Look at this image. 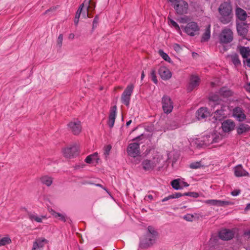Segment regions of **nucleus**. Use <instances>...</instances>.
<instances>
[{
  "label": "nucleus",
  "instance_id": "obj_1",
  "mask_svg": "<svg viewBox=\"0 0 250 250\" xmlns=\"http://www.w3.org/2000/svg\"><path fill=\"white\" fill-rule=\"evenodd\" d=\"M218 20L224 24L230 23L233 19L232 6L230 1H224L218 7Z\"/></svg>",
  "mask_w": 250,
  "mask_h": 250
},
{
  "label": "nucleus",
  "instance_id": "obj_2",
  "mask_svg": "<svg viewBox=\"0 0 250 250\" xmlns=\"http://www.w3.org/2000/svg\"><path fill=\"white\" fill-rule=\"evenodd\" d=\"M218 39V42L221 44L218 46L219 49L221 53H224L228 50L225 45L230 43L233 40V33L232 30L225 27L219 33Z\"/></svg>",
  "mask_w": 250,
  "mask_h": 250
},
{
  "label": "nucleus",
  "instance_id": "obj_3",
  "mask_svg": "<svg viewBox=\"0 0 250 250\" xmlns=\"http://www.w3.org/2000/svg\"><path fill=\"white\" fill-rule=\"evenodd\" d=\"M222 139V136L217 132L209 133L203 136L201 139H196L195 143L198 147L208 146L214 143H219Z\"/></svg>",
  "mask_w": 250,
  "mask_h": 250
},
{
  "label": "nucleus",
  "instance_id": "obj_4",
  "mask_svg": "<svg viewBox=\"0 0 250 250\" xmlns=\"http://www.w3.org/2000/svg\"><path fill=\"white\" fill-rule=\"evenodd\" d=\"M219 95L213 94L209 97V104L211 106L214 107L216 105L220 104V97L227 98L233 95V92L227 87H223L219 90Z\"/></svg>",
  "mask_w": 250,
  "mask_h": 250
},
{
  "label": "nucleus",
  "instance_id": "obj_5",
  "mask_svg": "<svg viewBox=\"0 0 250 250\" xmlns=\"http://www.w3.org/2000/svg\"><path fill=\"white\" fill-rule=\"evenodd\" d=\"M161 159L159 156L155 154L151 159H144L141 164L143 169L145 171H151L160 163Z\"/></svg>",
  "mask_w": 250,
  "mask_h": 250
},
{
  "label": "nucleus",
  "instance_id": "obj_6",
  "mask_svg": "<svg viewBox=\"0 0 250 250\" xmlns=\"http://www.w3.org/2000/svg\"><path fill=\"white\" fill-rule=\"evenodd\" d=\"M172 7L177 15H183L187 14L188 12V4L187 1L184 0H180L177 1Z\"/></svg>",
  "mask_w": 250,
  "mask_h": 250
},
{
  "label": "nucleus",
  "instance_id": "obj_7",
  "mask_svg": "<svg viewBox=\"0 0 250 250\" xmlns=\"http://www.w3.org/2000/svg\"><path fill=\"white\" fill-rule=\"evenodd\" d=\"M134 85L133 84H128L122 94L121 100L122 103L126 106H129L131 96L133 92Z\"/></svg>",
  "mask_w": 250,
  "mask_h": 250
},
{
  "label": "nucleus",
  "instance_id": "obj_8",
  "mask_svg": "<svg viewBox=\"0 0 250 250\" xmlns=\"http://www.w3.org/2000/svg\"><path fill=\"white\" fill-rule=\"evenodd\" d=\"M63 155L66 158H72L79 154V146L75 144L70 147L65 148L62 150Z\"/></svg>",
  "mask_w": 250,
  "mask_h": 250
},
{
  "label": "nucleus",
  "instance_id": "obj_9",
  "mask_svg": "<svg viewBox=\"0 0 250 250\" xmlns=\"http://www.w3.org/2000/svg\"><path fill=\"white\" fill-rule=\"evenodd\" d=\"M200 30L197 23L194 21L188 23L184 27V31L190 36H195Z\"/></svg>",
  "mask_w": 250,
  "mask_h": 250
},
{
  "label": "nucleus",
  "instance_id": "obj_10",
  "mask_svg": "<svg viewBox=\"0 0 250 250\" xmlns=\"http://www.w3.org/2000/svg\"><path fill=\"white\" fill-rule=\"evenodd\" d=\"M162 107L164 112L166 114H169L171 113L173 108V103L169 98L167 96H163L162 100Z\"/></svg>",
  "mask_w": 250,
  "mask_h": 250
},
{
  "label": "nucleus",
  "instance_id": "obj_11",
  "mask_svg": "<svg viewBox=\"0 0 250 250\" xmlns=\"http://www.w3.org/2000/svg\"><path fill=\"white\" fill-rule=\"evenodd\" d=\"M69 129L74 135H78L82 131L81 123L78 120H74L68 124Z\"/></svg>",
  "mask_w": 250,
  "mask_h": 250
},
{
  "label": "nucleus",
  "instance_id": "obj_12",
  "mask_svg": "<svg viewBox=\"0 0 250 250\" xmlns=\"http://www.w3.org/2000/svg\"><path fill=\"white\" fill-rule=\"evenodd\" d=\"M127 152L130 156L136 157L140 154V144L132 143L129 144L127 147Z\"/></svg>",
  "mask_w": 250,
  "mask_h": 250
},
{
  "label": "nucleus",
  "instance_id": "obj_13",
  "mask_svg": "<svg viewBox=\"0 0 250 250\" xmlns=\"http://www.w3.org/2000/svg\"><path fill=\"white\" fill-rule=\"evenodd\" d=\"M232 116L239 122L244 121L246 119V115L244 110L240 107H236L232 110Z\"/></svg>",
  "mask_w": 250,
  "mask_h": 250
},
{
  "label": "nucleus",
  "instance_id": "obj_14",
  "mask_svg": "<svg viewBox=\"0 0 250 250\" xmlns=\"http://www.w3.org/2000/svg\"><path fill=\"white\" fill-rule=\"evenodd\" d=\"M219 238L223 240H229L234 237V232L233 230L229 229H221L218 234Z\"/></svg>",
  "mask_w": 250,
  "mask_h": 250
},
{
  "label": "nucleus",
  "instance_id": "obj_15",
  "mask_svg": "<svg viewBox=\"0 0 250 250\" xmlns=\"http://www.w3.org/2000/svg\"><path fill=\"white\" fill-rule=\"evenodd\" d=\"M156 239L151 237V236L147 234L146 238L142 239L140 243V246L141 248L146 249L152 246L155 242Z\"/></svg>",
  "mask_w": 250,
  "mask_h": 250
},
{
  "label": "nucleus",
  "instance_id": "obj_16",
  "mask_svg": "<svg viewBox=\"0 0 250 250\" xmlns=\"http://www.w3.org/2000/svg\"><path fill=\"white\" fill-rule=\"evenodd\" d=\"M117 114V106L114 105L111 107L108 117V125L110 128L114 126Z\"/></svg>",
  "mask_w": 250,
  "mask_h": 250
},
{
  "label": "nucleus",
  "instance_id": "obj_17",
  "mask_svg": "<svg viewBox=\"0 0 250 250\" xmlns=\"http://www.w3.org/2000/svg\"><path fill=\"white\" fill-rule=\"evenodd\" d=\"M158 71L161 78L163 80H168L172 76V73L165 66L160 67Z\"/></svg>",
  "mask_w": 250,
  "mask_h": 250
},
{
  "label": "nucleus",
  "instance_id": "obj_18",
  "mask_svg": "<svg viewBox=\"0 0 250 250\" xmlns=\"http://www.w3.org/2000/svg\"><path fill=\"white\" fill-rule=\"evenodd\" d=\"M200 78L198 76L192 75L190 79V82L188 87L189 92L192 91L199 85Z\"/></svg>",
  "mask_w": 250,
  "mask_h": 250
},
{
  "label": "nucleus",
  "instance_id": "obj_19",
  "mask_svg": "<svg viewBox=\"0 0 250 250\" xmlns=\"http://www.w3.org/2000/svg\"><path fill=\"white\" fill-rule=\"evenodd\" d=\"M235 126V123L231 120H227L222 124V128L225 132H229L234 129Z\"/></svg>",
  "mask_w": 250,
  "mask_h": 250
},
{
  "label": "nucleus",
  "instance_id": "obj_20",
  "mask_svg": "<svg viewBox=\"0 0 250 250\" xmlns=\"http://www.w3.org/2000/svg\"><path fill=\"white\" fill-rule=\"evenodd\" d=\"M47 243V240L44 238L37 239L33 243L32 250H39L42 248L44 244Z\"/></svg>",
  "mask_w": 250,
  "mask_h": 250
},
{
  "label": "nucleus",
  "instance_id": "obj_21",
  "mask_svg": "<svg viewBox=\"0 0 250 250\" xmlns=\"http://www.w3.org/2000/svg\"><path fill=\"white\" fill-rule=\"evenodd\" d=\"M226 107L225 106H221L220 109H217L214 112L213 118H214L216 120L220 121L225 117L226 114L225 112L226 111Z\"/></svg>",
  "mask_w": 250,
  "mask_h": 250
},
{
  "label": "nucleus",
  "instance_id": "obj_22",
  "mask_svg": "<svg viewBox=\"0 0 250 250\" xmlns=\"http://www.w3.org/2000/svg\"><path fill=\"white\" fill-rule=\"evenodd\" d=\"M234 174L236 177L248 176L249 173L243 168L241 165H239L234 168Z\"/></svg>",
  "mask_w": 250,
  "mask_h": 250
},
{
  "label": "nucleus",
  "instance_id": "obj_23",
  "mask_svg": "<svg viewBox=\"0 0 250 250\" xmlns=\"http://www.w3.org/2000/svg\"><path fill=\"white\" fill-rule=\"evenodd\" d=\"M196 117L198 120L203 119L209 115L206 107H201L196 112Z\"/></svg>",
  "mask_w": 250,
  "mask_h": 250
},
{
  "label": "nucleus",
  "instance_id": "obj_24",
  "mask_svg": "<svg viewBox=\"0 0 250 250\" xmlns=\"http://www.w3.org/2000/svg\"><path fill=\"white\" fill-rule=\"evenodd\" d=\"M238 50L244 59H247L250 56V48L249 47L240 46L238 47Z\"/></svg>",
  "mask_w": 250,
  "mask_h": 250
},
{
  "label": "nucleus",
  "instance_id": "obj_25",
  "mask_svg": "<svg viewBox=\"0 0 250 250\" xmlns=\"http://www.w3.org/2000/svg\"><path fill=\"white\" fill-rule=\"evenodd\" d=\"M236 16L237 18L242 21H244L247 17L246 12L241 8H237L236 10Z\"/></svg>",
  "mask_w": 250,
  "mask_h": 250
},
{
  "label": "nucleus",
  "instance_id": "obj_26",
  "mask_svg": "<svg viewBox=\"0 0 250 250\" xmlns=\"http://www.w3.org/2000/svg\"><path fill=\"white\" fill-rule=\"evenodd\" d=\"M237 30L238 34L241 36H245L248 33L247 24L245 23L237 24Z\"/></svg>",
  "mask_w": 250,
  "mask_h": 250
},
{
  "label": "nucleus",
  "instance_id": "obj_27",
  "mask_svg": "<svg viewBox=\"0 0 250 250\" xmlns=\"http://www.w3.org/2000/svg\"><path fill=\"white\" fill-rule=\"evenodd\" d=\"M50 213L54 218H57L63 222H65L66 221L67 217L65 214L57 212L53 209H51L50 211Z\"/></svg>",
  "mask_w": 250,
  "mask_h": 250
},
{
  "label": "nucleus",
  "instance_id": "obj_28",
  "mask_svg": "<svg viewBox=\"0 0 250 250\" xmlns=\"http://www.w3.org/2000/svg\"><path fill=\"white\" fill-rule=\"evenodd\" d=\"M250 131V126L245 124H240L237 127V132L238 134L241 135Z\"/></svg>",
  "mask_w": 250,
  "mask_h": 250
},
{
  "label": "nucleus",
  "instance_id": "obj_29",
  "mask_svg": "<svg viewBox=\"0 0 250 250\" xmlns=\"http://www.w3.org/2000/svg\"><path fill=\"white\" fill-rule=\"evenodd\" d=\"M210 38V25H208L204 33L203 34L201 38V42H206L208 41Z\"/></svg>",
  "mask_w": 250,
  "mask_h": 250
},
{
  "label": "nucleus",
  "instance_id": "obj_30",
  "mask_svg": "<svg viewBox=\"0 0 250 250\" xmlns=\"http://www.w3.org/2000/svg\"><path fill=\"white\" fill-rule=\"evenodd\" d=\"M28 216L31 221H35L38 223H42V218H45V216H38L36 214L31 212L28 213Z\"/></svg>",
  "mask_w": 250,
  "mask_h": 250
},
{
  "label": "nucleus",
  "instance_id": "obj_31",
  "mask_svg": "<svg viewBox=\"0 0 250 250\" xmlns=\"http://www.w3.org/2000/svg\"><path fill=\"white\" fill-rule=\"evenodd\" d=\"M231 61L234 65L237 67L241 65V61L237 54H232L230 56Z\"/></svg>",
  "mask_w": 250,
  "mask_h": 250
},
{
  "label": "nucleus",
  "instance_id": "obj_32",
  "mask_svg": "<svg viewBox=\"0 0 250 250\" xmlns=\"http://www.w3.org/2000/svg\"><path fill=\"white\" fill-rule=\"evenodd\" d=\"M85 11H84L82 15L84 18L86 19L87 18L89 17L88 11L90 9V0H85Z\"/></svg>",
  "mask_w": 250,
  "mask_h": 250
},
{
  "label": "nucleus",
  "instance_id": "obj_33",
  "mask_svg": "<svg viewBox=\"0 0 250 250\" xmlns=\"http://www.w3.org/2000/svg\"><path fill=\"white\" fill-rule=\"evenodd\" d=\"M147 230L149 233L148 234L150 235L151 237L156 239L158 233L153 227L151 226H148L147 228Z\"/></svg>",
  "mask_w": 250,
  "mask_h": 250
},
{
  "label": "nucleus",
  "instance_id": "obj_34",
  "mask_svg": "<svg viewBox=\"0 0 250 250\" xmlns=\"http://www.w3.org/2000/svg\"><path fill=\"white\" fill-rule=\"evenodd\" d=\"M41 180L43 184H44L47 186H50L52 183V178L47 176L42 177Z\"/></svg>",
  "mask_w": 250,
  "mask_h": 250
},
{
  "label": "nucleus",
  "instance_id": "obj_35",
  "mask_svg": "<svg viewBox=\"0 0 250 250\" xmlns=\"http://www.w3.org/2000/svg\"><path fill=\"white\" fill-rule=\"evenodd\" d=\"M98 153L95 152L91 155H88L85 159V162L87 164H90L92 161L97 160Z\"/></svg>",
  "mask_w": 250,
  "mask_h": 250
},
{
  "label": "nucleus",
  "instance_id": "obj_36",
  "mask_svg": "<svg viewBox=\"0 0 250 250\" xmlns=\"http://www.w3.org/2000/svg\"><path fill=\"white\" fill-rule=\"evenodd\" d=\"M171 185L172 187L176 190H179L182 188V187L180 186L179 179H175L172 181L171 182Z\"/></svg>",
  "mask_w": 250,
  "mask_h": 250
},
{
  "label": "nucleus",
  "instance_id": "obj_37",
  "mask_svg": "<svg viewBox=\"0 0 250 250\" xmlns=\"http://www.w3.org/2000/svg\"><path fill=\"white\" fill-rule=\"evenodd\" d=\"M232 203L230 201H222L220 200H216V206L217 207H224L228 205H232Z\"/></svg>",
  "mask_w": 250,
  "mask_h": 250
},
{
  "label": "nucleus",
  "instance_id": "obj_38",
  "mask_svg": "<svg viewBox=\"0 0 250 250\" xmlns=\"http://www.w3.org/2000/svg\"><path fill=\"white\" fill-rule=\"evenodd\" d=\"M182 196V194L179 192H176L174 194L169 195L167 197L164 198L162 200V202H166L170 199L178 198Z\"/></svg>",
  "mask_w": 250,
  "mask_h": 250
},
{
  "label": "nucleus",
  "instance_id": "obj_39",
  "mask_svg": "<svg viewBox=\"0 0 250 250\" xmlns=\"http://www.w3.org/2000/svg\"><path fill=\"white\" fill-rule=\"evenodd\" d=\"M159 54L165 61L168 62H171V59L170 58V57L167 53H165L162 50H159Z\"/></svg>",
  "mask_w": 250,
  "mask_h": 250
},
{
  "label": "nucleus",
  "instance_id": "obj_40",
  "mask_svg": "<svg viewBox=\"0 0 250 250\" xmlns=\"http://www.w3.org/2000/svg\"><path fill=\"white\" fill-rule=\"evenodd\" d=\"M11 241V239L8 237H3L0 239V246L9 244Z\"/></svg>",
  "mask_w": 250,
  "mask_h": 250
},
{
  "label": "nucleus",
  "instance_id": "obj_41",
  "mask_svg": "<svg viewBox=\"0 0 250 250\" xmlns=\"http://www.w3.org/2000/svg\"><path fill=\"white\" fill-rule=\"evenodd\" d=\"M168 20L169 22V23L174 27L177 31L180 30V28L178 24L172 19H171L169 17H168Z\"/></svg>",
  "mask_w": 250,
  "mask_h": 250
},
{
  "label": "nucleus",
  "instance_id": "obj_42",
  "mask_svg": "<svg viewBox=\"0 0 250 250\" xmlns=\"http://www.w3.org/2000/svg\"><path fill=\"white\" fill-rule=\"evenodd\" d=\"M183 196H188L194 198H197L199 196V194L197 192H188L183 194Z\"/></svg>",
  "mask_w": 250,
  "mask_h": 250
},
{
  "label": "nucleus",
  "instance_id": "obj_43",
  "mask_svg": "<svg viewBox=\"0 0 250 250\" xmlns=\"http://www.w3.org/2000/svg\"><path fill=\"white\" fill-rule=\"evenodd\" d=\"M201 167V163L199 162H193L189 165V167L192 169H197Z\"/></svg>",
  "mask_w": 250,
  "mask_h": 250
},
{
  "label": "nucleus",
  "instance_id": "obj_44",
  "mask_svg": "<svg viewBox=\"0 0 250 250\" xmlns=\"http://www.w3.org/2000/svg\"><path fill=\"white\" fill-rule=\"evenodd\" d=\"M183 218L187 221L191 222L193 220L194 216L191 214H187L183 217Z\"/></svg>",
  "mask_w": 250,
  "mask_h": 250
},
{
  "label": "nucleus",
  "instance_id": "obj_45",
  "mask_svg": "<svg viewBox=\"0 0 250 250\" xmlns=\"http://www.w3.org/2000/svg\"><path fill=\"white\" fill-rule=\"evenodd\" d=\"M151 77L152 81L155 83L157 84L158 81L156 75V71L155 70H152L151 71Z\"/></svg>",
  "mask_w": 250,
  "mask_h": 250
},
{
  "label": "nucleus",
  "instance_id": "obj_46",
  "mask_svg": "<svg viewBox=\"0 0 250 250\" xmlns=\"http://www.w3.org/2000/svg\"><path fill=\"white\" fill-rule=\"evenodd\" d=\"M111 146L110 145L106 146L104 147V155H105V157H107L108 155L109 154V152L111 150Z\"/></svg>",
  "mask_w": 250,
  "mask_h": 250
},
{
  "label": "nucleus",
  "instance_id": "obj_47",
  "mask_svg": "<svg viewBox=\"0 0 250 250\" xmlns=\"http://www.w3.org/2000/svg\"><path fill=\"white\" fill-rule=\"evenodd\" d=\"M204 203L207 204H209L210 205L216 206V200H215V199L207 200L204 201Z\"/></svg>",
  "mask_w": 250,
  "mask_h": 250
},
{
  "label": "nucleus",
  "instance_id": "obj_48",
  "mask_svg": "<svg viewBox=\"0 0 250 250\" xmlns=\"http://www.w3.org/2000/svg\"><path fill=\"white\" fill-rule=\"evenodd\" d=\"M84 7H85V0L84 1L83 3L80 5L78 9L76 12V13L81 15L83 9Z\"/></svg>",
  "mask_w": 250,
  "mask_h": 250
},
{
  "label": "nucleus",
  "instance_id": "obj_49",
  "mask_svg": "<svg viewBox=\"0 0 250 250\" xmlns=\"http://www.w3.org/2000/svg\"><path fill=\"white\" fill-rule=\"evenodd\" d=\"M63 40V35L62 34H60L57 40V44L59 46V47H61L62 45Z\"/></svg>",
  "mask_w": 250,
  "mask_h": 250
},
{
  "label": "nucleus",
  "instance_id": "obj_50",
  "mask_svg": "<svg viewBox=\"0 0 250 250\" xmlns=\"http://www.w3.org/2000/svg\"><path fill=\"white\" fill-rule=\"evenodd\" d=\"M181 23H186L189 21V18L187 16L181 17L178 20Z\"/></svg>",
  "mask_w": 250,
  "mask_h": 250
},
{
  "label": "nucleus",
  "instance_id": "obj_51",
  "mask_svg": "<svg viewBox=\"0 0 250 250\" xmlns=\"http://www.w3.org/2000/svg\"><path fill=\"white\" fill-rule=\"evenodd\" d=\"M173 48L176 52H180L181 50V47L177 43H174L173 45Z\"/></svg>",
  "mask_w": 250,
  "mask_h": 250
},
{
  "label": "nucleus",
  "instance_id": "obj_52",
  "mask_svg": "<svg viewBox=\"0 0 250 250\" xmlns=\"http://www.w3.org/2000/svg\"><path fill=\"white\" fill-rule=\"evenodd\" d=\"M99 18L98 16H96L94 18L93 21V28H94L95 27L97 26V25L98 22Z\"/></svg>",
  "mask_w": 250,
  "mask_h": 250
},
{
  "label": "nucleus",
  "instance_id": "obj_53",
  "mask_svg": "<svg viewBox=\"0 0 250 250\" xmlns=\"http://www.w3.org/2000/svg\"><path fill=\"white\" fill-rule=\"evenodd\" d=\"M240 193V190H234L231 192V194L233 196H238Z\"/></svg>",
  "mask_w": 250,
  "mask_h": 250
},
{
  "label": "nucleus",
  "instance_id": "obj_54",
  "mask_svg": "<svg viewBox=\"0 0 250 250\" xmlns=\"http://www.w3.org/2000/svg\"><path fill=\"white\" fill-rule=\"evenodd\" d=\"M147 199H149L150 200H152L153 199V196L152 195H150V194L146 196V198H145V199L146 200Z\"/></svg>",
  "mask_w": 250,
  "mask_h": 250
},
{
  "label": "nucleus",
  "instance_id": "obj_55",
  "mask_svg": "<svg viewBox=\"0 0 250 250\" xmlns=\"http://www.w3.org/2000/svg\"><path fill=\"white\" fill-rule=\"evenodd\" d=\"M84 166H85L84 164H82L81 165H76L75 167V168L76 169H79V168H83Z\"/></svg>",
  "mask_w": 250,
  "mask_h": 250
},
{
  "label": "nucleus",
  "instance_id": "obj_56",
  "mask_svg": "<svg viewBox=\"0 0 250 250\" xmlns=\"http://www.w3.org/2000/svg\"><path fill=\"white\" fill-rule=\"evenodd\" d=\"M143 137H144V135L143 134H141L140 136H139L137 137L136 138H135L133 140H134L139 141L140 139H142Z\"/></svg>",
  "mask_w": 250,
  "mask_h": 250
},
{
  "label": "nucleus",
  "instance_id": "obj_57",
  "mask_svg": "<svg viewBox=\"0 0 250 250\" xmlns=\"http://www.w3.org/2000/svg\"><path fill=\"white\" fill-rule=\"evenodd\" d=\"M177 127H178V125L174 124V125L173 126H169V129H174L177 128Z\"/></svg>",
  "mask_w": 250,
  "mask_h": 250
},
{
  "label": "nucleus",
  "instance_id": "obj_58",
  "mask_svg": "<svg viewBox=\"0 0 250 250\" xmlns=\"http://www.w3.org/2000/svg\"><path fill=\"white\" fill-rule=\"evenodd\" d=\"M55 9L54 8H50L47 10L45 11V12H44V14H47L49 11H52V10H54Z\"/></svg>",
  "mask_w": 250,
  "mask_h": 250
},
{
  "label": "nucleus",
  "instance_id": "obj_59",
  "mask_svg": "<svg viewBox=\"0 0 250 250\" xmlns=\"http://www.w3.org/2000/svg\"><path fill=\"white\" fill-rule=\"evenodd\" d=\"M95 7V4H93L92 3H91L90 2V8H92L93 9H94Z\"/></svg>",
  "mask_w": 250,
  "mask_h": 250
},
{
  "label": "nucleus",
  "instance_id": "obj_60",
  "mask_svg": "<svg viewBox=\"0 0 250 250\" xmlns=\"http://www.w3.org/2000/svg\"><path fill=\"white\" fill-rule=\"evenodd\" d=\"M246 62H247V65L248 66V67H250V59H248L246 60Z\"/></svg>",
  "mask_w": 250,
  "mask_h": 250
},
{
  "label": "nucleus",
  "instance_id": "obj_61",
  "mask_svg": "<svg viewBox=\"0 0 250 250\" xmlns=\"http://www.w3.org/2000/svg\"><path fill=\"white\" fill-rule=\"evenodd\" d=\"M79 21V19L75 18L74 19V23L76 25H77Z\"/></svg>",
  "mask_w": 250,
  "mask_h": 250
},
{
  "label": "nucleus",
  "instance_id": "obj_62",
  "mask_svg": "<svg viewBox=\"0 0 250 250\" xmlns=\"http://www.w3.org/2000/svg\"><path fill=\"white\" fill-rule=\"evenodd\" d=\"M250 203L248 204L245 208V210H250Z\"/></svg>",
  "mask_w": 250,
  "mask_h": 250
},
{
  "label": "nucleus",
  "instance_id": "obj_63",
  "mask_svg": "<svg viewBox=\"0 0 250 250\" xmlns=\"http://www.w3.org/2000/svg\"><path fill=\"white\" fill-rule=\"evenodd\" d=\"M246 89L247 90V91L250 92V83L247 85Z\"/></svg>",
  "mask_w": 250,
  "mask_h": 250
},
{
  "label": "nucleus",
  "instance_id": "obj_64",
  "mask_svg": "<svg viewBox=\"0 0 250 250\" xmlns=\"http://www.w3.org/2000/svg\"><path fill=\"white\" fill-rule=\"evenodd\" d=\"M74 34H70L69 36V38L73 39L74 38Z\"/></svg>",
  "mask_w": 250,
  "mask_h": 250
}]
</instances>
